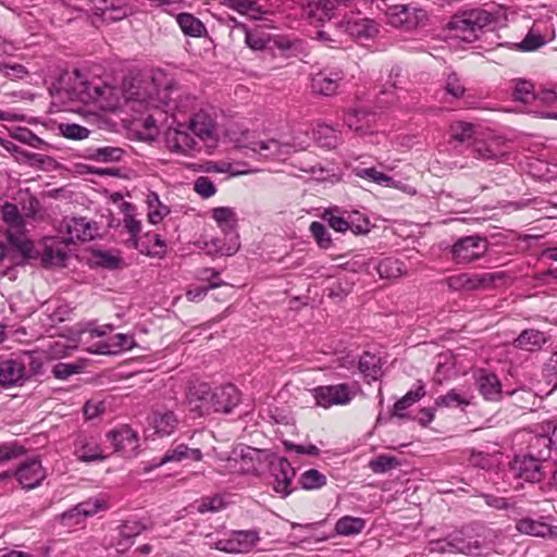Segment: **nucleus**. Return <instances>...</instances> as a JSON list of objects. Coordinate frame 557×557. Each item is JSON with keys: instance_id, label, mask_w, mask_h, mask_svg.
Instances as JSON below:
<instances>
[{"instance_id": "1", "label": "nucleus", "mask_w": 557, "mask_h": 557, "mask_svg": "<svg viewBox=\"0 0 557 557\" xmlns=\"http://www.w3.org/2000/svg\"><path fill=\"white\" fill-rule=\"evenodd\" d=\"M122 96L133 111L147 109H162L176 119V113L194 108L195 99L189 95L182 96L177 89L166 87L159 90L156 81L151 77L133 78L123 84Z\"/></svg>"}, {"instance_id": "2", "label": "nucleus", "mask_w": 557, "mask_h": 557, "mask_svg": "<svg viewBox=\"0 0 557 557\" xmlns=\"http://www.w3.org/2000/svg\"><path fill=\"white\" fill-rule=\"evenodd\" d=\"M74 75V85L70 88H57V94H64L71 101L96 103L104 110H114L119 106L120 89L100 82H85L78 71H75Z\"/></svg>"}, {"instance_id": "3", "label": "nucleus", "mask_w": 557, "mask_h": 557, "mask_svg": "<svg viewBox=\"0 0 557 557\" xmlns=\"http://www.w3.org/2000/svg\"><path fill=\"white\" fill-rule=\"evenodd\" d=\"M226 135L236 147L249 149L264 160H282L293 151V147L288 143H281L274 138L257 139L255 134L248 129L240 134L227 129Z\"/></svg>"}, {"instance_id": "4", "label": "nucleus", "mask_w": 557, "mask_h": 557, "mask_svg": "<svg viewBox=\"0 0 557 557\" xmlns=\"http://www.w3.org/2000/svg\"><path fill=\"white\" fill-rule=\"evenodd\" d=\"M125 216L123 221L124 227L129 233L131 237L127 244L131 247L138 249L141 253L150 257H162L165 253V243L159 234L146 233L139 236L141 230L140 221L136 220L132 213V206L127 202L124 203Z\"/></svg>"}, {"instance_id": "5", "label": "nucleus", "mask_w": 557, "mask_h": 557, "mask_svg": "<svg viewBox=\"0 0 557 557\" xmlns=\"http://www.w3.org/2000/svg\"><path fill=\"white\" fill-rule=\"evenodd\" d=\"M354 0H298L304 20L311 26L321 27L342 14Z\"/></svg>"}, {"instance_id": "6", "label": "nucleus", "mask_w": 557, "mask_h": 557, "mask_svg": "<svg viewBox=\"0 0 557 557\" xmlns=\"http://www.w3.org/2000/svg\"><path fill=\"white\" fill-rule=\"evenodd\" d=\"M346 84V73L337 66H326L310 75L309 88L313 96H337Z\"/></svg>"}, {"instance_id": "7", "label": "nucleus", "mask_w": 557, "mask_h": 557, "mask_svg": "<svg viewBox=\"0 0 557 557\" xmlns=\"http://www.w3.org/2000/svg\"><path fill=\"white\" fill-rule=\"evenodd\" d=\"M8 243L0 244V267L8 261L9 267L23 265L29 259H36L34 243L22 232L7 234Z\"/></svg>"}, {"instance_id": "8", "label": "nucleus", "mask_w": 557, "mask_h": 557, "mask_svg": "<svg viewBox=\"0 0 557 557\" xmlns=\"http://www.w3.org/2000/svg\"><path fill=\"white\" fill-rule=\"evenodd\" d=\"M386 22L396 28L412 30L424 27L429 21L428 12L414 4H394L385 10Z\"/></svg>"}, {"instance_id": "9", "label": "nucleus", "mask_w": 557, "mask_h": 557, "mask_svg": "<svg viewBox=\"0 0 557 557\" xmlns=\"http://www.w3.org/2000/svg\"><path fill=\"white\" fill-rule=\"evenodd\" d=\"M492 22L491 14L485 10L474 9L455 15L448 23V28L455 32L457 37L466 41L478 38V32Z\"/></svg>"}, {"instance_id": "10", "label": "nucleus", "mask_w": 557, "mask_h": 557, "mask_svg": "<svg viewBox=\"0 0 557 557\" xmlns=\"http://www.w3.org/2000/svg\"><path fill=\"white\" fill-rule=\"evenodd\" d=\"M99 227L96 222L86 218H65L59 226L61 238L69 245L75 240L88 242L98 234Z\"/></svg>"}, {"instance_id": "11", "label": "nucleus", "mask_w": 557, "mask_h": 557, "mask_svg": "<svg viewBox=\"0 0 557 557\" xmlns=\"http://www.w3.org/2000/svg\"><path fill=\"white\" fill-rule=\"evenodd\" d=\"M189 411L197 417L214 413L213 388L206 382H193L186 392Z\"/></svg>"}, {"instance_id": "12", "label": "nucleus", "mask_w": 557, "mask_h": 557, "mask_svg": "<svg viewBox=\"0 0 557 557\" xmlns=\"http://www.w3.org/2000/svg\"><path fill=\"white\" fill-rule=\"evenodd\" d=\"M505 276L503 272L470 274L461 273L449 276L445 280L448 288L453 290H475L484 289L494 285L495 281Z\"/></svg>"}, {"instance_id": "13", "label": "nucleus", "mask_w": 557, "mask_h": 557, "mask_svg": "<svg viewBox=\"0 0 557 557\" xmlns=\"http://www.w3.org/2000/svg\"><path fill=\"white\" fill-rule=\"evenodd\" d=\"M315 404L323 408L344 406L351 401L354 392L345 384L318 386L311 391Z\"/></svg>"}, {"instance_id": "14", "label": "nucleus", "mask_w": 557, "mask_h": 557, "mask_svg": "<svg viewBox=\"0 0 557 557\" xmlns=\"http://www.w3.org/2000/svg\"><path fill=\"white\" fill-rule=\"evenodd\" d=\"M487 251V243L480 236L460 238L453 246V258L457 263H469L483 257Z\"/></svg>"}, {"instance_id": "15", "label": "nucleus", "mask_w": 557, "mask_h": 557, "mask_svg": "<svg viewBox=\"0 0 557 557\" xmlns=\"http://www.w3.org/2000/svg\"><path fill=\"white\" fill-rule=\"evenodd\" d=\"M66 246L62 238L47 237L42 242L41 249H35V255L46 268L64 267L67 259Z\"/></svg>"}, {"instance_id": "16", "label": "nucleus", "mask_w": 557, "mask_h": 557, "mask_svg": "<svg viewBox=\"0 0 557 557\" xmlns=\"http://www.w3.org/2000/svg\"><path fill=\"white\" fill-rule=\"evenodd\" d=\"M511 470L515 476L530 483H539L544 478L542 460L530 455L517 456Z\"/></svg>"}, {"instance_id": "17", "label": "nucleus", "mask_w": 557, "mask_h": 557, "mask_svg": "<svg viewBox=\"0 0 557 557\" xmlns=\"http://www.w3.org/2000/svg\"><path fill=\"white\" fill-rule=\"evenodd\" d=\"M166 147L176 153L191 154L198 151V141L185 131V126L178 123L177 127H170L165 133Z\"/></svg>"}, {"instance_id": "18", "label": "nucleus", "mask_w": 557, "mask_h": 557, "mask_svg": "<svg viewBox=\"0 0 557 557\" xmlns=\"http://www.w3.org/2000/svg\"><path fill=\"white\" fill-rule=\"evenodd\" d=\"M215 121L205 111L195 113L190 119L187 128L208 147L216 145Z\"/></svg>"}, {"instance_id": "19", "label": "nucleus", "mask_w": 557, "mask_h": 557, "mask_svg": "<svg viewBox=\"0 0 557 557\" xmlns=\"http://www.w3.org/2000/svg\"><path fill=\"white\" fill-rule=\"evenodd\" d=\"M261 450L251 447L243 448L238 457L227 459V468L240 474H257L261 465Z\"/></svg>"}, {"instance_id": "20", "label": "nucleus", "mask_w": 557, "mask_h": 557, "mask_svg": "<svg viewBox=\"0 0 557 557\" xmlns=\"http://www.w3.org/2000/svg\"><path fill=\"white\" fill-rule=\"evenodd\" d=\"M336 29L343 35H348L356 39L370 38L377 33L375 23L369 18H344L336 22Z\"/></svg>"}, {"instance_id": "21", "label": "nucleus", "mask_w": 557, "mask_h": 557, "mask_svg": "<svg viewBox=\"0 0 557 557\" xmlns=\"http://www.w3.org/2000/svg\"><path fill=\"white\" fill-rule=\"evenodd\" d=\"M271 471L275 480V492L283 497L288 496L292 493L290 484L296 475L290 462L286 458H277L276 462H272Z\"/></svg>"}, {"instance_id": "22", "label": "nucleus", "mask_w": 557, "mask_h": 557, "mask_svg": "<svg viewBox=\"0 0 557 557\" xmlns=\"http://www.w3.org/2000/svg\"><path fill=\"white\" fill-rule=\"evenodd\" d=\"M26 382L24 366L17 358L0 360V386H21Z\"/></svg>"}, {"instance_id": "23", "label": "nucleus", "mask_w": 557, "mask_h": 557, "mask_svg": "<svg viewBox=\"0 0 557 557\" xmlns=\"http://www.w3.org/2000/svg\"><path fill=\"white\" fill-rule=\"evenodd\" d=\"M214 412L231 413L240 403V392L233 385L227 384L213 388Z\"/></svg>"}, {"instance_id": "24", "label": "nucleus", "mask_w": 557, "mask_h": 557, "mask_svg": "<svg viewBox=\"0 0 557 557\" xmlns=\"http://www.w3.org/2000/svg\"><path fill=\"white\" fill-rule=\"evenodd\" d=\"M16 476L20 484L25 490L37 487L46 476V472L37 459H30L22 463L16 470Z\"/></svg>"}, {"instance_id": "25", "label": "nucleus", "mask_w": 557, "mask_h": 557, "mask_svg": "<svg viewBox=\"0 0 557 557\" xmlns=\"http://www.w3.org/2000/svg\"><path fill=\"white\" fill-rule=\"evenodd\" d=\"M475 383L482 396L490 401L502 399V383L496 374L480 369L474 373Z\"/></svg>"}, {"instance_id": "26", "label": "nucleus", "mask_w": 557, "mask_h": 557, "mask_svg": "<svg viewBox=\"0 0 557 557\" xmlns=\"http://www.w3.org/2000/svg\"><path fill=\"white\" fill-rule=\"evenodd\" d=\"M354 171L358 177L368 180L379 185L401 189L408 194H416L414 188L405 185L401 182L395 181L393 177L377 171L374 168H356Z\"/></svg>"}, {"instance_id": "27", "label": "nucleus", "mask_w": 557, "mask_h": 557, "mask_svg": "<svg viewBox=\"0 0 557 557\" xmlns=\"http://www.w3.org/2000/svg\"><path fill=\"white\" fill-rule=\"evenodd\" d=\"M149 424L156 433L165 436L174 432L178 424L176 414L169 409H154L149 417Z\"/></svg>"}, {"instance_id": "28", "label": "nucleus", "mask_w": 557, "mask_h": 557, "mask_svg": "<svg viewBox=\"0 0 557 557\" xmlns=\"http://www.w3.org/2000/svg\"><path fill=\"white\" fill-rule=\"evenodd\" d=\"M375 120V115L364 109H349L345 112V125L357 134H366Z\"/></svg>"}, {"instance_id": "29", "label": "nucleus", "mask_w": 557, "mask_h": 557, "mask_svg": "<svg viewBox=\"0 0 557 557\" xmlns=\"http://www.w3.org/2000/svg\"><path fill=\"white\" fill-rule=\"evenodd\" d=\"M115 451L131 453L137 447V434L128 426L110 431L107 434Z\"/></svg>"}, {"instance_id": "30", "label": "nucleus", "mask_w": 557, "mask_h": 557, "mask_svg": "<svg viewBox=\"0 0 557 557\" xmlns=\"http://www.w3.org/2000/svg\"><path fill=\"white\" fill-rule=\"evenodd\" d=\"M476 549H479L478 545H472L461 536H451L449 540L437 541L430 544V550L438 553H460L471 555Z\"/></svg>"}, {"instance_id": "31", "label": "nucleus", "mask_w": 557, "mask_h": 557, "mask_svg": "<svg viewBox=\"0 0 557 557\" xmlns=\"http://www.w3.org/2000/svg\"><path fill=\"white\" fill-rule=\"evenodd\" d=\"M185 459L200 461L202 459V453L199 448H189L185 444H178L168 449L154 467H160L169 462H180Z\"/></svg>"}, {"instance_id": "32", "label": "nucleus", "mask_w": 557, "mask_h": 557, "mask_svg": "<svg viewBox=\"0 0 557 557\" xmlns=\"http://www.w3.org/2000/svg\"><path fill=\"white\" fill-rule=\"evenodd\" d=\"M135 346L134 337L127 334H116L104 343H99L94 352L99 355L117 354L121 350H131Z\"/></svg>"}, {"instance_id": "33", "label": "nucleus", "mask_w": 557, "mask_h": 557, "mask_svg": "<svg viewBox=\"0 0 557 557\" xmlns=\"http://www.w3.org/2000/svg\"><path fill=\"white\" fill-rule=\"evenodd\" d=\"M425 395V386L422 381H418L414 387L407 392L394 405L393 416L397 418H406L405 410L411 407L413 404L419 401Z\"/></svg>"}, {"instance_id": "34", "label": "nucleus", "mask_w": 557, "mask_h": 557, "mask_svg": "<svg viewBox=\"0 0 557 557\" xmlns=\"http://www.w3.org/2000/svg\"><path fill=\"white\" fill-rule=\"evenodd\" d=\"M547 342L545 334L541 331L530 329L524 330L515 339V346L527 351H536Z\"/></svg>"}, {"instance_id": "35", "label": "nucleus", "mask_w": 557, "mask_h": 557, "mask_svg": "<svg viewBox=\"0 0 557 557\" xmlns=\"http://www.w3.org/2000/svg\"><path fill=\"white\" fill-rule=\"evenodd\" d=\"M74 454L77 459L85 462L103 460L106 458L98 444L95 441H88L86 438H81L75 443Z\"/></svg>"}, {"instance_id": "36", "label": "nucleus", "mask_w": 557, "mask_h": 557, "mask_svg": "<svg viewBox=\"0 0 557 557\" xmlns=\"http://www.w3.org/2000/svg\"><path fill=\"white\" fill-rule=\"evenodd\" d=\"M375 268L381 278H398L407 273L404 262L395 258H385Z\"/></svg>"}, {"instance_id": "37", "label": "nucleus", "mask_w": 557, "mask_h": 557, "mask_svg": "<svg viewBox=\"0 0 557 557\" xmlns=\"http://www.w3.org/2000/svg\"><path fill=\"white\" fill-rule=\"evenodd\" d=\"M124 150L119 147L104 146L88 148L85 157L97 162H117L122 159Z\"/></svg>"}, {"instance_id": "38", "label": "nucleus", "mask_w": 557, "mask_h": 557, "mask_svg": "<svg viewBox=\"0 0 557 557\" xmlns=\"http://www.w3.org/2000/svg\"><path fill=\"white\" fill-rule=\"evenodd\" d=\"M106 508V504L100 499H89L75 506L73 509L62 515V520L66 521L78 516L88 517Z\"/></svg>"}, {"instance_id": "39", "label": "nucleus", "mask_w": 557, "mask_h": 557, "mask_svg": "<svg viewBox=\"0 0 557 557\" xmlns=\"http://www.w3.org/2000/svg\"><path fill=\"white\" fill-rule=\"evenodd\" d=\"M176 22L182 32L191 37H200L206 30L201 21L189 13H180Z\"/></svg>"}, {"instance_id": "40", "label": "nucleus", "mask_w": 557, "mask_h": 557, "mask_svg": "<svg viewBox=\"0 0 557 557\" xmlns=\"http://www.w3.org/2000/svg\"><path fill=\"white\" fill-rule=\"evenodd\" d=\"M516 528L522 534L545 537L549 530V524L531 518H524L517 522Z\"/></svg>"}, {"instance_id": "41", "label": "nucleus", "mask_w": 557, "mask_h": 557, "mask_svg": "<svg viewBox=\"0 0 557 557\" xmlns=\"http://www.w3.org/2000/svg\"><path fill=\"white\" fill-rule=\"evenodd\" d=\"M211 216L223 232L232 231L235 227L236 213L230 207L212 209Z\"/></svg>"}, {"instance_id": "42", "label": "nucleus", "mask_w": 557, "mask_h": 557, "mask_svg": "<svg viewBox=\"0 0 557 557\" xmlns=\"http://www.w3.org/2000/svg\"><path fill=\"white\" fill-rule=\"evenodd\" d=\"M20 362L24 366V372L26 374V381L34 375L42 373V358L35 351H25L18 357Z\"/></svg>"}, {"instance_id": "43", "label": "nucleus", "mask_w": 557, "mask_h": 557, "mask_svg": "<svg viewBox=\"0 0 557 557\" xmlns=\"http://www.w3.org/2000/svg\"><path fill=\"white\" fill-rule=\"evenodd\" d=\"M313 138L321 147L334 148L338 143L337 131L326 124H320L313 131Z\"/></svg>"}, {"instance_id": "44", "label": "nucleus", "mask_w": 557, "mask_h": 557, "mask_svg": "<svg viewBox=\"0 0 557 557\" xmlns=\"http://www.w3.org/2000/svg\"><path fill=\"white\" fill-rule=\"evenodd\" d=\"M364 525L366 522L363 519L346 516L336 522L335 530L338 534L348 536L360 533Z\"/></svg>"}, {"instance_id": "45", "label": "nucleus", "mask_w": 557, "mask_h": 557, "mask_svg": "<svg viewBox=\"0 0 557 557\" xmlns=\"http://www.w3.org/2000/svg\"><path fill=\"white\" fill-rule=\"evenodd\" d=\"M147 203L149 207L148 219L152 224H158L170 213V209L160 202L156 193H150L147 196Z\"/></svg>"}, {"instance_id": "46", "label": "nucleus", "mask_w": 557, "mask_h": 557, "mask_svg": "<svg viewBox=\"0 0 557 557\" xmlns=\"http://www.w3.org/2000/svg\"><path fill=\"white\" fill-rule=\"evenodd\" d=\"M359 370L367 377L376 380L380 375V358L373 354L364 352L359 360Z\"/></svg>"}, {"instance_id": "47", "label": "nucleus", "mask_w": 557, "mask_h": 557, "mask_svg": "<svg viewBox=\"0 0 557 557\" xmlns=\"http://www.w3.org/2000/svg\"><path fill=\"white\" fill-rule=\"evenodd\" d=\"M146 529V525L138 521V520H127L120 527V541L119 545H128L129 542L139 535L144 530Z\"/></svg>"}, {"instance_id": "48", "label": "nucleus", "mask_w": 557, "mask_h": 557, "mask_svg": "<svg viewBox=\"0 0 557 557\" xmlns=\"http://www.w3.org/2000/svg\"><path fill=\"white\" fill-rule=\"evenodd\" d=\"M513 99L523 103H530L536 99L533 83L525 79L517 81L513 89Z\"/></svg>"}, {"instance_id": "49", "label": "nucleus", "mask_w": 557, "mask_h": 557, "mask_svg": "<svg viewBox=\"0 0 557 557\" xmlns=\"http://www.w3.org/2000/svg\"><path fill=\"white\" fill-rule=\"evenodd\" d=\"M233 535L243 554L251 550L260 540L258 532L253 530L234 531Z\"/></svg>"}, {"instance_id": "50", "label": "nucleus", "mask_w": 557, "mask_h": 557, "mask_svg": "<svg viewBox=\"0 0 557 557\" xmlns=\"http://www.w3.org/2000/svg\"><path fill=\"white\" fill-rule=\"evenodd\" d=\"M470 400L466 395L458 393L455 389H450L447 394L442 395L435 399L437 407H461L468 406Z\"/></svg>"}, {"instance_id": "51", "label": "nucleus", "mask_w": 557, "mask_h": 557, "mask_svg": "<svg viewBox=\"0 0 557 557\" xmlns=\"http://www.w3.org/2000/svg\"><path fill=\"white\" fill-rule=\"evenodd\" d=\"M449 133L454 140L463 143L473 136L474 125L462 121H456L450 124Z\"/></svg>"}, {"instance_id": "52", "label": "nucleus", "mask_w": 557, "mask_h": 557, "mask_svg": "<svg viewBox=\"0 0 557 557\" xmlns=\"http://www.w3.org/2000/svg\"><path fill=\"white\" fill-rule=\"evenodd\" d=\"M1 216L10 227L20 230L23 226V218L14 203L5 202L1 209Z\"/></svg>"}, {"instance_id": "53", "label": "nucleus", "mask_w": 557, "mask_h": 557, "mask_svg": "<svg viewBox=\"0 0 557 557\" xmlns=\"http://www.w3.org/2000/svg\"><path fill=\"white\" fill-rule=\"evenodd\" d=\"M326 478L315 469L305 471L300 476V484L305 490H314L324 486Z\"/></svg>"}, {"instance_id": "54", "label": "nucleus", "mask_w": 557, "mask_h": 557, "mask_svg": "<svg viewBox=\"0 0 557 557\" xmlns=\"http://www.w3.org/2000/svg\"><path fill=\"white\" fill-rule=\"evenodd\" d=\"M343 34L336 29V23L329 29H320L317 32L315 38L330 48H337L343 44L341 38Z\"/></svg>"}, {"instance_id": "55", "label": "nucleus", "mask_w": 557, "mask_h": 557, "mask_svg": "<svg viewBox=\"0 0 557 557\" xmlns=\"http://www.w3.org/2000/svg\"><path fill=\"white\" fill-rule=\"evenodd\" d=\"M348 227L354 234H367L370 231V222L360 212L355 211L347 214Z\"/></svg>"}, {"instance_id": "56", "label": "nucleus", "mask_w": 557, "mask_h": 557, "mask_svg": "<svg viewBox=\"0 0 557 557\" xmlns=\"http://www.w3.org/2000/svg\"><path fill=\"white\" fill-rule=\"evenodd\" d=\"M398 465L399 461L397 458L388 455H380L370 461L369 467L374 473H384Z\"/></svg>"}, {"instance_id": "57", "label": "nucleus", "mask_w": 557, "mask_h": 557, "mask_svg": "<svg viewBox=\"0 0 557 557\" xmlns=\"http://www.w3.org/2000/svg\"><path fill=\"white\" fill-rule=\"evenodd\" d=\"M335 211H337V209L326 210L322 219L336 232L345 233L349 231L347 216L336 215Z\"/></svg>"}, {"instance_id": "58", "label": "nucleus", "mask_w": 557, "mask_h": 557, "mask_svg": "<svg viewBox=\"0 0 557 557\" xmlns=\"http://www.w3.org/2000/svg\"><path fill=\"white\" fill-rule=\"evenodd\" d=\"M310 232L320 248L327 249L331 246L332 239L330 233L322 223L318 221L312 222L310 224Z\"/></svg>"}, {"instance_id": "59", "label": "nucleus", "mask_w": 557, "mask_h": 557, "mask_svg": "<svg viewBox=\"0 0 557 557\" xmlns=\"http://www.w3.org/2000/svg\"><path fill=\"white\" fill-rule=\"evenodd\" d=\"M60 131L65 138L81 140L89 136L90 132L88 128L78 124H61Z\"/></svg>"}, {"instance_id": "60", "label": "nucleus", "mask_w": 557, "mask_h": 557, "mask_svg": "<svg viewBox=\"0 0 557 557\" xmlns=\"http://www.w3.org/2000/svg\"><path fill=\"white\" fill-rule=\"evenodd\" d=\"M444 90L447 95L455 99L461 98L466 92L465 86L461 84L460 78L455 73H451L447 76Z\"/></svg>"}, {"instance_id": "61", "label": "nucleus", "mask_w": 557, "mask_h": 557, "mask_svg": "<svg viewBox=\"0 0 557 557\" xmlns=\"http://www.w3.org/2000/svg\"><path fill=\"white\" fill-rule=\"evenodd\" d=\"M225 507V503L221 495L203 497L198 505L197 510L201 513L216 512Z\"/></svg>"}, {"instance_id": "62", "label": "nucleus", "mask_w": 557, "mask_h": 557, "mask_svg": "<svg viewBox=\"0 0 557 557\" xmlns=\"http://www.w3.org/2000/svg\"><path fill=\"white\" fill-rule=\"evenodd\" d=\"M509 395L516 397V404L522 409L533 410V407L536 405V395L531 391H511Z\"/></svg>"}, {"instance_id": "63", "label": "nucleus", "mask_w": 557, "mask_h": 557, "mask_svg": "<svg viewBox=\"0 0 557 557\" xmlns=\"http://www.w3.org/2000/svg\"><path fill=\"white\" fill-rule=\"evenodd\" d=\"M194 190L203 198H210L216 193L213 182L207 176H200L195 181Z\"/></svg>"}, {"instance_id": "64", "label": "nucleus", "mask_w": 557, "mask_h": 557, "mask_svg": "<svg viewBox=\"0 0 557 557\" xmlns=\"http://www.w3.org/2000/svg\"><path fill=\"white\" fill-rule=\"evenodd\" d=\"M236 28H239L245 33V42L249 48L256 51L264 49L265 41L262 36L257 33L249 32L245 24H237Z\"/></svg>"}]
</instances>
